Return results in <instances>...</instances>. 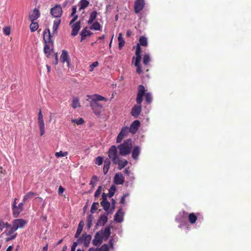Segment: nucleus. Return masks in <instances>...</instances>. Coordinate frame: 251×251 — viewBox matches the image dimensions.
Here are the masks:
<instances>
[{
	"instance_id": "nucleus-1",
	"label": "nucleus",
	"mask_w": 251,
	"mask_h": 251,
	"mask_svg": "<svg viewBox=\"0 0 251 251\" xmlns=\"http://www.w3.org/2000/svg\"><path fill=\"white\" fill-rule=\"evenodd\" d=\"M144 95L145 87L142 85H139L136 100L137 104L135 105L132 107L131 111V115L135 118H137L141 112L142 107L141 104L143 101V98Z\"/></svg>"
},
{
	"instance_id": "nucleus-2",
	"label": "nucleus",
	"mask_w": 251,
	"mask_h": 251,
	"mask_svg": "<svg viewBox=\"0 0 251 251\" xmlns=\"http://www.w3.org/2000/svg\"><path fill=\"white\" fill-rule=\"evenodd\" d=\"M117 148L119 150V153L122 156L129 154L132 148V142L131 139H128L125 140L123 143L118 146Z\"/></svg>"
},
{
	"instance_id": "nucleus-3",
	"label": "nucleus",
	"mask_w": 251,
	"mask_h": 251,
	"mask_svg": "<svg viewBox=\"0 0 251 251\" xmlns=\"http://www.w3.org/2000/svg\"><path fill=\"white\" fill-rule=\"evenodd\" d=\"M90 105L96 115H101L103 111L102 105L96 100H91Z\"/></svg>"
},
{
	"instance_id": "nucleus-4",
	"label": "nucleus",
	"mask_w": 251,
	"mask_h": 251,
	"mask_svg": "<svg viewBox=\"0 0 251 251\" xmlns=\"http://www.w3.org/2000/svg\"><path fill=\"white\" fill-rule=\"evenodd\" d=\"M117 148L114 145L112 146L108 151V156L112 159L113 163H116V161L119 158L117 154Z\"/></svg>"
},
{
	"instance_id": "nucleus-5",
	"label": "nucleus",
	"mask_w": 251,
	"mask_h": 251,
	"mask_svg": "<svg viewBox=\"0 0 251 251\" xmlns=\"http://www.w3.org/2000/svg\"><path fill=\"white\" fill-rule=\"evenodd\" d=\"M50 14L55 18H60L62 14L61 6L57 4L50 9Z\"/></svg>"
},
{
	"instance_id": "nucleus-6",
	"label": "nucleus",
	"mask_w": 251,
	"mask_h": 251,
	"mask_svg": "<svg viewBox=\"0 0 251 251\" xmlns=\"http://www.w3.org/2000/svg\"><path fill=\"white\" fill-rule=\"evenodd\" d=\"M23 206V202H20L18 205L12 204V212L14 217L17 218L19 216L20 213L24 210Z\"/></svg>"
},
{
	"instance_id": "nucleus-7",
	"label": "nucleus",
	"mask_w": 251,
	"mask_h": 251,
	"mask_svg": "<svg viewBox=\"0 0 251 251\" xmlns=\"http://www.w3.org/2000/svg\"><path fill=\"white\" fill-rule=\"evenodd\" d=\"M26 224L27 221L23 219H17L12 222V225L16 230L23 228Z\"/></svg>"
},
{
	"instance_id": "nucleus-8",
	"label": "nucleus",
	"mask_w": 251,
	"mask_h": 251,
	"mask_svg": "<svg viewBox=\"0 0 251 251\" xmlns=\"http://www.w3.org/2000/svg\"><path fill=\"white\" fill-rule=\"evenodd\" d=\"M144 0H136L134 2V9L136 13H139L145 6Z\"/></svg>"
},
{
	"instance_id": "nucleus-9",
	"label": "nucleus",
	"mask_w": 251,
	"mask_h": 251,
	"mask_svg": "<svg viewBox=\"0 0 251 251\" xmlns=\"http://www.w3.org/2000/svg\"><path fill=\"white\" fill-rule=\"evenodd\" d=\"M72 28V31L71 33V35L73 36H75L76 35H77L80 28V22L78 21L75 22V23H73L72 25H69Z\"/></svg>"
},
{
	"instance_id": "nucleus-10",
	"label": "nucleus",
	"mask_w": 251,
	"mask_h": 251,
	"mask_svg": "<svg viewBox=\"0 0 251 251\" xmlns=\"http://www.w3.org/2000/svg\"><path fill=\"white\" fill-rule=\"evenodd\" d=\"M140 123L139 120L134 121L130 125V127L128 128L129 132L132 134H135L138 129Z\"/></svg>"
},
{
	"instance_id": "nucleus-11",
	"label": "nucleus",
	"mask_w": 251,
	"mask_h": 251,
	"mask_svg": "<svg viewBox=\"0 0 251 251\" xmlns=\"http://www.w3.org/2000/svg\"><path fill=\"white\" fill-rule=\"evenodd\" d=\"M125 181L124 177L121 173H117L115 174L114 178V182L117 185H121L124 183Z\"/></svg>"
},
{
	"instance_id": "nucleus-12",
	"label": "nucleus",
	"mask_w": 251,
	"mask_h": 251,
	"mask_svg": "<svg viewBox=\"0 0 251 251\" xmlns=\"http://www.w3.org/2000/svg\"><path fill=\"white\" fill-rule=\"evenodd\" d=\"M51 34L49 29H46L44 31L43 39L45 43H50L52 45V41L51 40Z\"/></svg>"
},
{
	"instance_id": "nucleus-13",
	"label": "nucleus",
	"mask_w": 251,
	"mask_h": 251,
	"mask_svg": "<svg viewBox=\"0 0 251 251\" xmlns=\"http://www.w3.org/2000/svg\"><path fill=\"white\" fill-rule=\"evenodd\" d=\"M53 42H52V45L50 43H45L44 48V52L47 55V57H49L51 53L53 52Z\"/></svg>"
},
{
	"instance_id": "nucleus-14",
	"label": "nucleus",
	"mask_w": 251,
	"mask_h": 251,
	"mask_svg": "<svg viewBox=\"0 0 251 251\" xmlns=\"http://www.w3.org/2000/svg\"><path fill=\"white\" fill-rule=\"evenodd\" d=\"M103 236L100 234V232H97L94 240H93V244L96 246H99L102 242Z\"/></svg>"
},
{
	"instance_id": "nucleus-15",
	"label": "nucleus",
	"mask_w": 251,
	"mask_h": 251,
	"mask_svg": "<svg viewBox=\"0 0 251 251\" xmlns=\"http://www.w3.org/2000/svg\"><path fill=\"white\" fill-rule=\"evenodd\" d=\"M124 213L122 212V209H119L116 213L114 216V220L117 223H121L123 220Z\"/></svg>"
},
{
	"instance_id": "nucleus-16",
	"label": "nucleus",
	"mask_w": 251,
	"mask_h": 251,
	"mask_svg": "<svg viewBox=\"0 0 251 251\" xmlns=\"http://www.w3.org/2000/svg\"><path fill=\"white\" fill-rule=\"evenodd\" d=\"M40 15L39 10L37 9H34L32 13L29 16V19L31 22H34L40 17Z\"/></svg>"
},
{
	"instance_id": "nucleus-17",
	"label": "nucleus",
	"mask_w": 251,
	"mask_h": 251,
	"mask_svg": "<svg viewBox=\"0 0 251 251\" xmlns=\"http://www.w3.org/2000/svg\"><path fill=\"white\" fill-rule=\"evenodd\" d=\"M141 152V149L139 146H136L133 148L132 152V157L133 159L136 160L138 159V156Z\"/></svg>"
},
{
	"instance_id": "nucleus-18",
	"label": "nucleus",
	"mask_w": 251,
	"mask_h": 251,
	"mask_svg": "<svg viewBox=\"0 0 251 251\" xmlns=\"http://www.w3.org/2000/svg\"><path fill=\"white\" fill-rule=\"evenodd\" d=\"M60 60L62 63L66 62L68 65L69 64V55L67 50H62L60 56Z\"/></svg>"
},
{
	"instance_id": "nucleus-19",
	"label": "nucleus",
	"mask_w": 251,
	"mask_h": 251,
	"mask_svg": "<svg viewBox=\"0 0 251 251\" xmlns=\"http://www.w3.org/2000/svg\"><path fill=\"white\" fill-rule=\"evenodd\" d=\"M92 32L87 30V27H85L80 32L81 40L80 41L84 40L87 36H90L92 34Z\"/></svg>"
},
{
	"instance_id": "nucleus-20",
	"label": "nucleus",
	"mask_w": 251,
	"mask_h": 251,
	"mask_svg": "<svg viewBox=\"0 0 251 251\" xmlns=\"http://www.w3.org/2000/svg\"><path fill=\"white\" fill-rule=\"evenodd\" d=\"M82 237L83 238V244L85 247H88L90 243L91 240V236L90 234H82Z\"/></svg>"
},
{
	"instance_id": "nucleus-21",
	"label": "nucleus",
	"mask_w": 251,
	"mask_h": 251,
	"mask_svg": "<svg viewBox=\"0 0 251 251\" xmlns=\"http://www.w3.org/2000/svg\"><path fill=\"white\" fill-rule=\"evenodd\" d=\"M116 163H114V164L118 165V169L121 170L123 168H124L125 166H126L128 163V162L126 160H122L120 159V158L116 161Z\"/></svg>"
},
{
	"instance_id": "nucleus-22",
	"label": "nucleus",
	"mask_w": 251,
	"mask_h": 251,
	"mask_svg": "<svg viewBox=\"0 0 251 251\" xmlns=\"http://www.w3.org/2000/svg\"><path fill=\"white\" fill-rule=\"evenodd\" d=\"M37 195V194L35 192H29L24 196L23 201L24 202H26Z\"/></svg>"
},
{
	"instance_id": "nucleus-23",
	"label": "nucleus",
	"mask_w": 251,
	"mask_h": 251,
	"mask_svg": "<svg viewBox=\"0 0 251 251\" xmlns=\"http://www.w3.org/2000/svg\"><path fill=\"white\" fill-rule=\"evenodd\" d=\"M84 226V222L82 221H81L79 223L76 232L75 233V238H77L79 237L80 234H81V233L83 230Z\"/></svg>"
},
{
	"instance_id": "nucleus-24",
	"label": "nucleus",
	"mask_w": 251,
	"mask_h": 251,
	"mask_svg": "<svg viewBox=\"0 0 251 251\" xmlns=\"http://www.w3.org/2000/svg\"><path fill=\"white\" fill-rule=\"evenodd\" d=\"M110 163L111 162L109 159L107 158L105 160L103 168V172L104 175H106L107 173L110 168Z\"/></svg>"
},
{
	"instance_id": "nucleus-25",
	"label": "nucleus",
	"mask_w": 251,
	"mask_h": 251,
	"mask_svg": "<svg viewBox=\"0 0 251 251\" xmlns=\"http://www.w3.org/2000/svg\"><path fill=\"white\" fill-rule=\"evenodd\" d=\"M38 123L40 129V135L43 136L45 133V124L44 120L38 121Z\"/></svg>"
},
{
	"instance_id": "nucleus-26",
	"label": "nucleus",
	"mask_w": 251,
	"mask_h": 251,
	"mask_svg": "<svg viewBox=\"0 0 251 251\" xmlns=\"http://www.w3.org/2000/svg\"><path fill=\"white\" fill-rule=\"evenodd\" d=\"M141 49L140 46L139 45H137L136 50L135 51V60H136V63H138L139 60H141Z\"/></svg>"
},
{
	"instance_id": "nucleus-27",
	"label": "nucleus",
	"mask_w": 251,
	"mask_h": 251,
	"mask_svg": "<svg viewBox=\"0 0 251 251\" xmlns=\"http://www.w3.org/2000/svg\"><path fill=\"white\" fill-rule=\"evenodd\" d=\"M108 218L105 215H102L98 220V224L100 226H104L107 222Z\"/></svg>"
},
{
	"instance_id": "nucleus-28",
	"label": "nucleus",
	"mask_w": 251,
	"mask_h": 251,
	"mask_svg": "<svg viewBox=\"0 0 251 251\" xmlns=\"http://www.w3.org/2000/svg\"><path fill=\"white\" fill-rule=\"evenodd\" d=\"M118 40L119 42V48L120 50H121L122 48L124 46L125 43V40L123 38L122 34L121 33L119 34Z\"/></svg>"
},
{
	"instance_id": "nucleus-29",
	"label": "nucleus",
	"mask_w": 251,
	"mask_h": 251,
	"mask_svg": "<svg viewBox=\"0 0 251 251\" xmlns=\"http://www.w3.org/2000/svg\"><path fill=\"white\" fill-rule=\"evenodd\" d=\"M101 205L103 207V209L107 212L108 213V211L110 210L109 208L110 206V203L107 201H101L100 202Z\"/></svg>"
},
{
	"instance_id": "nucleus-30",
	"label": "nucleus",
	"mask_w": 251,
	"mask_h": 251,
	"mask_svg": "<svg viewBox=\"0 0 251 251\" xmlns=\"http://www.w3.org/2000/svg\"><path fill=\"white\" fill-rule=\"evenodd\" d=\"M198 219L197 216L194 213H191L188 215V220L191 224H194L196 223Z\"/></svg>"
},
{
	"instance_id": "nucleus-31",
	"label": "nucleus",
	"mask_w": 251,
	"mask_h": 251,
	"mask_svg": "<svg viewBox=\"0 0 251 251\" xmlns=\"http://www.w3.org/2000/svg\"><path fill=\"white\" fill-rule=\"evenodd\" d=\"M137 45L146 47L148 45L147 39L145 36H141L139 38V43Z\"/></svg>"
},
{
	"instance_id": "nucleus-32",
	"label": "nucleus",
	"mask_w": 251,
	"mask_h": 251,
	"mask_svg": "<svg viewBox=\"0 0 251 251\" xmlns=\"http://www.w3.org/2000/svg\"><path fill=\"white\" fill-rule=\"evenodd\" d=\"M110 228L109 226H107L105 228L103 232L100 233L102 235L103 237H105L106 239H107L110 235Z\"/></svg>"
},
{
	"instance_id": "nucleus-33",
	"label": "nucleus",
	"mask_w": 251,
	"mask_h": 251,
	"mask_svg": "<svg viewBox=\"0 0 251 251\" xmlns=\"http://www.w3.org/2000/svg\"><path fill=\"white\" fill-rule=\"evenodd\" d=\"M7 228L5 232L7 235H10L13 234L16 230V228L13 226H12L10 225L9 226L6 227Z\"/></svg>"
},
{
	"instance_id": "nucleus-34",
	"label": "nucleus",
	"mask_w": 251,
	"mask_h": 251,
	"mask_svg": "<svg viewBox=\"0 0 251 251\" xmlns=\"http://www.w3.org/2000/svg\"><path fill=\"white\" fill-rule=\"evenodd\" d=\"M97 16V12L96 11H93L90 16L89 19L88 21L89 24H92L94 21L96 19Z\"/></svg>"
},
{
	"instance_id": "nucleus-35",
	"label": "nucleus",
	"mask_w": 251,
	"mask_h": 251,
	"mask_svg": "<svg viewBox=\"0 0 251 251\" xmlns=\"http://www.w3.org/2000/svg\"><path fill=\"white\" fill-rule=\"evenodd\" d=\"M60 22H61V20L59 19V20H55L53 22V27H52V29H53V33H57V29L59 26V25L60 24Z\"/></svg>"
},
{
	"instance_id": "nucleus-36",
	"label": "nucleus",
	"mask_w": 251,
	"mask_h": 251,
	"mask_svg": "<svg viewBox=\"0 0 251 251\" xmlns=\"http://www.w3.org/2000/svg\"><path fill=\"white\" fill-rule=\"evenodd\" d=\"M101 26L99 23L95 22L93 23L91 26H90V28L92 30H100Z\"/></svg>"
},
{
	"instance_id": "nucleus-37",
	"label": "nucleus",
	"mask_w": 251,
	"mask_h": 251,
	"mask_svg": "<svg viewBox=\"0 0 251 251\" xmlns=\"http://www.w3.org/2000/svg\"><path fill=\"white\" fill-rule=\"evenodd\" d=\"M88 96L92 99V100H96L97 102L98 101L103 100H105V98L104 97L99 95L95 94L94 95L91 96V97H90L89 96Z\"/></svg>"
},
{
	"instance_id": "nucleus-38",
	"label": "nucleus",
	"mask_w": 251,
	"mask_h": 251,
	"mask_svg": "<svg viewBox=\"0 0 251 251\" xmlns=\"http://www.w3.org/2000/svg\"><path fill=\"white\" fill-rule=\"evenodd\" d=\"M71 105L72 107H73L74 109L80 107V104L78 99H77V98H75L72 101V103Z\"/></svg>"
},
{
	"instance_id": "nucleus-39",
	"label": "nucleus",
	"mask_w": 251,
	"mask_h": 251,
	"mask_svg": "<svg viewBox=\"0 0 251 251\" xmlns=\"http://www.w3.org/2000/svg\"><path fill=\"white\" fill-rule=\"evenodd\" d=\"M89 4V2L87 0H81L80 1V10L85 8L88 6Z\"/></svg>"
},
{
	"instance_id": "nucleus-40",
	"label": "nucleus",
	"mask_w": 251,
	"mask_h": 251,
	"mask_svg": "<svg viewBox=\"0 0 251 251\" xmlns=\"http://www.w3.org/2000/svg\"><path fill=\"white\" fill-rule=\"evenodd\" d=\"M31 22L32 23L30 25V26H29L31 32H34L38 29L39 26H38V24L37 23L34 22Z\"/></svg>"
},
{
	"instance_id": "nucleus-41",
	"label": "nucleus",
	"mask_w": 251,
	"mask_h": 251,
	"mask_svg": "<svg viewBox=\"0 0 251 251\" xmlns=\"http://www.w3.org/2000/svg\"><path fill=\"white\" fill-rule=\"evenodd\" d=\"M140 61H141V60H139L138 62L136 63V60H135V63H134V65L137 68L136 72L138 74H141L143 72V71H142V69L141 68V66L140 65Z\"/></svg>"
},
{
	"instance_id": "nucleus-42",
	"label": "nucleus",
	"mask_w": 251,
	"mask_h": 251,
	"mask_svg": "<svg viewBox=\"0 0 251 251\" xmlns=\"http://www.w3.org/2000/svg\"><path fill=\"white\" fill-rule=\"evenodd\" d=\"M93 218V216L92 215H89L87 217V226L88 228H90L92 225Z\"/></svg>"
},
{
	"instance_id": "nucleus-43",
	"label": "nucleus",
	"mask_w": 251,
	"mask_h": 251,
	"mask_svg": "<svg viewBox=\"0 0 251 251\" xmlns=\"http://www.w3.org/2000/svg\"><path fill=\"white\" fill-rule=\"evenodd\" d=\"M71 122L73 123H75L77 125H81L84 123V120L82 118H79L78 119H72Z\"/></svg>"
},
{
	"instance_id": "nucleus-44",
	"label": "nucleus",
	"mask_w": 251,
	"mask_h": 251,
	"mask_svg": "<svg viewBox=\"0 0 251 251\" xmlns=\"http://www.w3.org/2000/svg\"><path fill=\"white\" fill-rule=\"evenodd\" d=\"M68 154V152L67 151L63 152L60 151L59 152H56L55 153V156L56 158H59L60 157H64L67 156Z\"/></svg>"
},
{
	"instance_id": "nucleus-45",
	"label": "nucleus",
	"mask_w": 251,
	"mask_h": 251,
	"mask_svg": "<svg viewBox=\"0 0 251 251\" xmlns=\"http://www.w3.org/2000/svg\"><path fill=\"white\" fill-rule=\"evenodd\" d=\"M145 100L148 104H150L152 101V96L150 93H145Z\"/></svg>"
},
{
	"instance_id": "nucleus-46",
	"label": "nucleus",
	"mask_w": 251,
	"mask_h": 251,
	"mask_svg": "<svg viewBox=\"0 0 251 251\" xmlns=\"http://www.w3.org/2000/svg\"><path fill=\"white\" fill-rule=\"evenodd\" d=\"M150 60V57L149 54H147L144 55L143 62L145 65H148Z\"/></svg>"
},
{
	"instance_id": "nucleus-47",
	"label": "nucleus",
	"mask_w": 251,
	"mask_h": 251,
	"mask_svg": "<svg viewBox=\"0 0 251 251\" xmlns=\"http://www.w3.org/2000/svg\"><path fill=\"white\" fill-rule=\"evenodd\" d=\"M116 187L114 185H112L109 190L108 197L111 198L113 196L116 191Z\"/></svg>"
},
{
	"instance_id": "nucleus-48",
	"label": "nucleus",
	"mask_w": 251,
	"mask_h": 251,
	"mask_svg": "<svg viewBox=\"0 0 251 251\" xmlns=\"http://www.w3.org/2000/svg\"><path fill=\"white\" fill-rule=\"evenodd\" d=\"M9 226L10 225L7 222L4 223L2 220H0V230L1 231L2 230L3 228Z\"/></svg>"
},
{
	"instance_id": "nucleus-49",
	"label": "nucleus",
	"mask_w": 251,
	"mask_h": 251,
	"mask_svg": "<svg viewBox=\"0 0 251 251\" xmlns=\"http://www.w3.org/2000/svg\"><path fill=\"white\" fill-rule=\"evenodd\" d=\"M98 181V177L96 176H93L90 181V184L93 187H94Z\"/></svg>"
},
{
	"instance_id": "nucleus-50",
	"label": "nucleus",
	"mask_w": 251,
	"mask_h": 251,
	"mask_svg": "<svg viewBox=\"0 0 251 251\" xmlns=\"http://www.w3.org/2000/svg\"><path fill=\"white\" fill-rule=\"evenodd\" d=\"M98 205H99L98 202H93L91 208V212L92 213H94L95 211L98 209Z\"/></svg>"
},
{
	"instance_id": "nucleus-51",
	"label": "nucleus",
	"mask_w": 251,
	"mask_h": 251,
	"mask_svg": "<svg viewBox=\"0 0 251 251\" xmlns=\"http://www.w3.org/2000/svg\"><path fill=\"white\" fill-rule=\"evenodd\" d=\"M129 132L128 128L126 126L123 127L120 131L125 136H126Z\"/></svg>"
},
{
	"instance_id": "nucleus-52",
	"label": "nucleus",
	"mask_w": 251,
	"mask_h": 251,
	"mask_svg": "<svg viewBox=\"0 0 251 251\" xmlns=\"http://www.w3.org/2000/svg\"><path fill=\"white\" fill-rule=\"evenodd\" d=\"M111 203H111V204H112L111 208L110 209V210L109 211H108V214H112L113 212L114 209L115 208V204L116 203V201L113 199H112L111 200Z\"/></svg>"
},
{
	"instance_id": "nucleus-53",
	"label": "nucleus",
	"mask_w": 251,
	"mask_h": 251,
	"mask_svg": "<svg viewBox=\"0 0 251 251\" xmlns=\"http://www.w3.org/2000/svg\"><path fill=\"white\" fill-rule=\"evenodd\" d=\"M125 137V136H124L123 134L121 132H120L117 137V139H116L117 143H121Z\"/></svg>"
},
{
	"instance_id": "nucleus-54",
	"label": "nucleus",
	"mask_w": 251,
	"mask_h": 251,
	"mask_svg": "<svg viewBox=\"0 0 251 251\" xmlns=\"http://www.w3.org/2000/svg\"><path fill=\"white\" fill-rule=\"evenodd\" d=\"M99 65V62L98 61H95L93 62L91 65L89 66V71L90 72H92L94 68L97 67Z\"/></svg>"
},
{
	"instance_id": "nucleus-55",
	"label": "nucleus",
	"mask_w": 251,
	"mask_h": 251,
	"mask_svg": "<svg viewBox=\"0 0 251 251\" xmlns=\"http://www.w3.org/2000/svg\"><path fill=\"white\" fill-rule=\"evenodd\" d=\"M99 251H109L108 245L104 244L99 249Z\"/></svg>"
},
{
	"instance_id": "nucleus-56",
	"label": "nucleus",
	"mask_w": 251,
	"mask_h": 251,
	"mask_svg": "<svg viewBox=\"0 0 251 251\" xmlns=\"http://www.w3.org/2000/svg\"><path fill=\"white\" fill-rule=\"evenodd\" d=\"M103 162V159L101 157L99 156L96 158V164L98 165H100L102 164Z\"/></svg>"
},
{
	"instance_id": "nucleus-57",
	"label": "nucleus",
	"mask_w": 251,
	"mask_h": 251,
	"mask_svg": "<svg viewBox=\"0 0 251 251\" xmlns=\"http://www.w3.org/2000/svg\"><path fill=\"white\" fill-rule=\"evenodd\" d=\"M101 189H102V186H99L98 189L96 190V191L95 193V197L96 198L98 197L100 195L101 191Z\"/></svg>"
},
{
	"instance_id": "nucleus-58",
	"label": "nucleus",
	"mask_w": 251,
	"mask_h": 251,
	"mask_svg": "<svg viewBox=\"0 0 251 251\" xmlns=\"http://www.w3.org/2000/svg\"><path fill=\"white\" fill-rule=\"evenodd\" d=\"M3 33L6 35H9L10 34V29L9 27H6L3 29Z\"/></svg>"
},
{
	"instance_id": "nucleus-59",
	"label": "nucleus",
	"mask_w": 251,
	"mask_h": 251,
	"mask_svg": "<svg viewBox=\"0 0 251 251\" xmlns=\"http://www.w3.org/2000/svg\"><path fill=\"white\" fill-rule=\"evenodd\" d=\"M73 17V19L72 20L70 21V24L69 25H72L73 23H75V22L77 19L78 18V16L77 15H74V16H72Z\"/></svg>"
},
{
	"instance_id": "nucleus-60",
	"label": "nucleus",
	"mask_w": 251,
	"mask_h": 251,
	"mask_svg": "<svg viewBox=\"0 0 251 251\" xmlns=\"http://www.w3.org/2000/svg\"><path fill=\"white\" fill-rule=\"evenodd\" d=\"M39 120H44L43 115L42 113V111H41V109L39 110V112L38 113V121H39Z\"/></svg>"
},
{
	"instance_id": "nucleus-61",
	"label": "nucleus",
	"mask_w": 251,
	"mask_h": 251,
	"mask_svg": "<svg viewBox=\"0 0 251 251\" xmlns=\"http://www.w3.org/2000/svg\"><path fill=\"white\" fill-rule=\"evenodd\" d=\"M76 13V6L75 5L73 6L72 7V12L71 16H73L75 15Z\"/></svg>"
},
{
	"instance_id": "nucleus-62",
	"label": "nucleus",
	"mask_w": 251,
	"mask_h": 251,
	"mask_svg": "<svg viewBox=\"0 0 251 251\" xmlns=\"http://www.w3.org/2000/svg\"><path fill=\"white\" fill-rule=\"evenodd\" d=\"M64 191L65 189L62 186H60L58 188V195H60L64 192Z\"/></svg>"
},
{
	"instance_id": "nucleus-63",
	"label": "nucleus",
	"mask_w": 251,
	"mask_h": 251,
	"mask_svg": "<svg viewBox=\"0 0 251 251\" xmlns=\"http://www.w3.org/2000/svg\"><path fill=\"white\" fill-rule=\"evenodd\" d=\"M77 246V242H74L71 247V251H75V248L76 246Z\"/></svg>"
},
{
	"instance_id": "nucleus-64",
	"label": "nucleus",
	"mask_w": 251,
	"mask_h": 251,
	"mask_svg": "<svg viewBox=\"0 0 251 251\" xmlns=\"http://www.w3.org/2000/svg\"><path fill=\"white\" fill-rule=\"evenodd\" d=\"M16 236H17V233H15L14 235H12L10 237L7 238L6 239V241H10V240L14 239L16 238Z\"/></svg>"
}]
</instances>
